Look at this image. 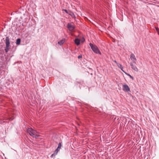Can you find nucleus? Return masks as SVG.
<instances>
[{"label": "nucleus", "instance_id": "f257e3e1", "mask_svg": "<svg viewBox=\"0 0 159 159\" xmlns=\"http://www.w3.org/2000/svg\"><path fill=\"white\" fill-rule=\"evenodd\" d=\"M89 44L91 49L94 53L96 54L98 53L99 54H101V52L96 45H94L92 43H90Z\"/></svg>", "mask_w": 159, "mask_h": 159}, {"label": "nucleus", "instance_id": "f03ea898", "mask_svg": "<svg viewBox=\"0 0 159 159\" xmlns=\"http://www.w3.org/2000/svg\"><path fill=\"white\" fill-rule=\"evenodd\" d=\"M5 43L6 46L5 48V51L6 53H7L10 48V39L8 37H6V38Z\"/></svg>", "mask_w": 159, "mask_h": 159}, {"label": "nucleus", "instance_id": "7ed1b4c3", "mask_svg": "<svg viewBox=\"0 0 159 159\" xmlns=\"http://www.w3.org/2000/svg\"><path fill=\"white\" fill-rule=\"evenodd\" d=\"M27 131L29 133L30 135L31 136H35V135L37 136H38L37 134V131L34 129H33L32 128H29L27 129Z\"/></svg>", "mask_w": 159, "mask_h": 159}, {"label": "nucleus", "instance_id": "20e7f679", "mask_svg": "<svg viewBox=\"0 0 159 159\" xmlns=\"http://www.w3.org/2000/svg\"><path fill=\"white\" fill-rule=\"evenodd\" d=\"M122 89L125 92H128L130 91L129 87L126 84H124L123 85Z\"/></svg>", "mask_w": 159, "mask_h": 159}, {"label": "nucleus", "instance_id": "39448f33", "mask_svg": "<svg viewBox=\"0 0 159 159\" xmlns=\"http://www.w3.org/2000/svg\"><path fill=\"white\" fill-rule=\"evenodd\" d=\"M130 65L131 66V68L134 71L138 72L139 71V69L136 66L135 64L133 62H130Z\"/></svg>", "mask_w": 159, "mask_h": 159}, {"label": "nucleus", "instance_id": "423d86ee", "mask_svg": "<svg viewBox=\"0 0 159 159\" xmlns=\"http://www.w3.org/2000/svg\"><path fill=\"white\" fill-rule=\"evenodd\" d=\"M130 59L132 61L131 62H133L134 64H136L137 59H136L135 55L133 54H131L130 56Z\"/></svg>", "mask_w": 159, "mask_h": 159}, {"label": "nucleus", "instance_id": "0eeeda50", "mask_svg": "<svg viewBox=\"0 0 159 159\" xmlns=\"http://www.w3.org/2000/svg\"><path fill=\"white\" fill-rule=\"evenodd\" d=\"M67 27L70 31L73 30L75 28V27L74 25H71L70 23H68L67 25Z\"/></svg>", "mask_w": 159, "mask_h": 159}, {"label": "nucleus", "instance_id": "6e6552de", "mask_svg": "<svg viewBox=\"0 0 159 159\" xmlns=\"http://www.w3.org/2000/svg\"><path fill=\"white\" fill-rule=\"evenodd\" d=\"M65 39L64 38H63L62 40L58 42V44L60 45H62L65 43Z\"/></svg>", "mask_w": 159, "mask_h": 159}, {"label": "nucleus", "instance_id": "1a4fd4ad", "mask_svg": "<svg viewBox=\"0 0 159 159\" xmlns=\"http://www.w3.org/2000/svg\"><path fill=\"white\" fill-rule=\"evenodd\" d=\"M75 42L77 45H79L80 44V40L78 39H76L75 40Z\"/></svg>", "mask_w": 159, "mask_h": 159}, {"label": "nucleus", "instance_id": "9d476101", "mask_svg": "<svg viewBox=\"0 0 159 159\" xmlns=\"http://www.w3.org/2000/svg\"><path fill=\"white\" fill-rule=\"evenodd\" d=\"M72 18H75V16L74 15V13L71 11H69V13L68 14Z\"/></svg>", "mask_w": 159, "mask_h": 159}, {"label": "nucleus", "instance_id": "9b49d317", "mask_svg": "<svg viewBox=\"0 0 159 159\" xmlns=\"http://www.w3.org/2000/svg\"><path fill=\"white\" fill-rule=\"evenodd\" d=\"M58 153L56 152L55 151L54 152L53 154H52L50 156L52 158L53 157H55L56 155Z\"/></svg>", "mask_w": 159, "mask_h": 159}, {"label": "nucleus", "instance_id": "f8f14e48", "mask_svg": "<svg viewBox=\"0 0 159 159\" xmlns=\"http://www.w3.org/2000/svg\"><path fill=\"white\" fill-rule=\"evenodd\" d=\"M20 41L21 40L20 39H17L16 41V44L17 45H19L20 43Z\"/></svg>", "mask_w": 159, "mask_h": 159}, {"label": "nucleus", "instance_id": "ddd939ff", "mask_svg": "<svg viewBox=\"0 0 159 159\" xmlns=\"http://www.w3.org/2000/svg\"><path fill=\"white\" fill-rule=\"evenodd\" d=\"M125 74L126 75H127L129 76L131 79L132 80H134V77L132 76L131 75H130V74L127 73H125Z\"/></svg>", "mask_w": 159, "mask_h": 159}, {"label": "nucleus", "instance_id": "4468645a", "mask_svg": "<svg viewBox=\"0 0 159 159\" xmlns=\"http://www.w3.org/2000/svg\"><path fill=\"white\" fill-rule=\"evenodd\" d=\"M61 143H59L58 144V146L57 148H60V149L61 148Z\"/></svg>", "mask_w": 159, "mask_h": 159}, {"label": "nucleus", "instance_id": "2eb2a0df", "mask_svg": "<svg viewBox=\"0 0 159 159\" xmlns=\"http://www.w3.org/2000/svg\"><path fill=\"white\" fill-rule=\"evenodd\" d=\"M117 66L119 67V68H120L122 66V65L120 64V63H118V64H117Z\"/></svg>", "mask_w": 159, "mask_h": 159}, {"label": "nucleus", "instance_id": "dca6fc26", "mask_svg": "<svg viewBox=\"0 0 159 159\" xmlns=\"http://www.w3.org/2000/svg\"><path fill=\"white\" fill-rule=\"evenodd\" d=\"M60 150V148H57V149L55 150V151L56 152H57V153Z\"/></svg>", "mask_w": 159, "mask_h": 159}, {"label": "nucleus", "instance_id": "f3484780", "mask_svg": "<svg viewBox=\"0 0 159 159\" xmlns=\"http://www.w3.org/2000/svg\"><path fill=\"white\" fill-rule=\"evenodd\" d=\"M63 10L67 14H68L69 13V11H68L67 10L64 9Z\"/></svg>", "mask_w": 159, "mask_h": 159}, {"label": "nucleus", "instance_id": "a211bd4d", "mask_svg": "<svg viewBox=\"0 0 159 159\" xmlns=\"http://www.w3.org/2000/svg\"><path fill=\"white\" fill-rule=\"evenodd\" d=\"M155 28L156 30V31L157 32H159V29L157 27H155Z\"/></svg>", "mask_w": 159, "mask_h": 159}, {"label": "nucleus", "instance_id": "6ab92c4d", "mask_svg": "<svg viewBox=\"0 0 159 159\" xmlns=\"http://www.w3.org/2000/svg\"><path fill=\"white\" fill-rule=\"evenodd\" d=\"M120 69H121V70H122V71H123L124 73H126L123 70V67H121L120 68Z\"/></svg>", "mask_w": 159, "mask_h": 159}, {"label": "nucleus", "instance_id": "aec40b11", "mask_svg": "<svg viewBox=\"0 0 159 159\" xmlns=\"http://www.w3.org/2000/svg\"><path fill=\"white\" fill-rule=\"evenodd\" d=\"M82 57V56L81 55H79L78 57V58H79V59H80Z\"/></svg>", "mask_w": 159, "mask_h": 159}, {"label": "nucleus", "instance_id": "412c9836", "mask_svg": "<svg viewBox=\"0 0 159 159\" xmlns=\"http://www.w3.org/2000/svg\"><path fill=\"white\" fill-rule=\"evenodd\" d=\"M114 61L116 64V65L118 63L116 60Z\"/></svg>", "mask_w": 159, "mask_h": 159}, {"label": "nucleus", "instance_id": "4be33fe9", "mask_svg": "<svg viewBox=\"0 0 159 159\" xmlns=\"http://www.w3.org/2000/svg\"><path fill=\"white\" fill-rule=\"evenodd\" d=\"M158 35H159V32H157Z\"/></svg>", "mask_w": 159, "mask_h": 159}]
</instances>
